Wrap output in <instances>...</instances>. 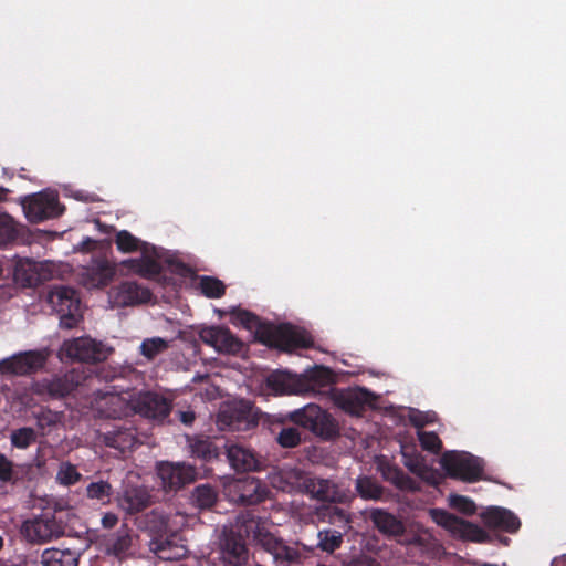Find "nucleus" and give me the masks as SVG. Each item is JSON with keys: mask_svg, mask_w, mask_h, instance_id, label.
Returning <instances> with one entry per match:
<instances>
[{"mask_svg": "<svg viewBox=\"0 0 566 566\" xmlns=\"http://www.w3.org/2000/svg\"><path fill=\"white\" fill-rule=\"evenodd\" d=\"M501 541H502L505 545H507V543H509V538H506V537L502 538Z\"/></svg>", "mask_w": 566, "mask_h": 566, "instance_id": "nucleus-64", "label": "nucleus"}, {"mask_svg": "<svg viewBox=\"0 0 566 566\" xmlns=\"http://www.w3.org/2000/svg\"><path fill=\"white\" fill-rule=\"evenodd\" d=\"M266 384L276 395H304L301 375L297 374L275 371L268 377Z\"/></svg>", "mask_w": 566, "mask_h": 566, "instance_id": "nucleus-33", "label": "nucleus"}, {"mask_svg": "<svg viewBox=\"0 0 566 566\" xmlns=\"http://www.w3.org/2000/svg\"><path fill=\"white\" fill-rule=\"evenodd\" d=\"M134 395L135 394L129 391H105L98 401V408L106 417H120L126 415L128 411H132L130 398H134Z\"/></svg>", "mask_w": 566, "mask_h": 566, "instance_id": "nucleus-32", "label": "nucleus"}, {"mask_svg": "<svg viewBox=\"0 0 566 566\" xmlns=\"http://www.w3.org/2000/svg\"><path fill=\"white\" fill-rule=\"evenodd\" d=\"M237 527L244 532L245 537H252L256 541L272 556L283 544L281 538L269 532L264 523L249 511L237 515Z\"/></svg>", "mask_w": 566, "mask_h": 566, "instance_id": "nucleus-12", "label": "nucleus"}, {"mask_svg": "<svg viewBox=\"0 0 566 566\" xmlns=\"http://www.w3.org/2000/svg\"><path fill=\"white\" fill-rule=\"evenodd\" d=\"M551 566H566V554L554 558Z\"/></svg>", "mask_w": 566, "mask_h": 566, "instance_id": "nucleus-61", "label": "nucleus"}, {"mask_svg": "<svg viewBox=\"0 0 566 566\" xmlns=\"http://www.w3.org/2000/svg\"><path fill=\"white\" fill-rule=\"evenodd\" d=\"M103 441L107 447L125 452L137 443L136 430L130 421L125 420L106 430L103 433Z\"/></svg>", "mask_w": 566, "mask_h": 566, "instance_id": "nucleus-28", "label": "nucleus"}, {"mask_svg": "<svg viewBox=\"0 0 566 566\" xmlns=\"http://www.w3.org/2000/svg\"><path fill=\"white\" fill-rule=\"evenodd\" d=\"M226 451L228 461L235 471L247 472L261 469V462L251 449L239 443H228Z\"/></svg>", "mask_w": 566, "mask_h": 566, "instance_id": "nucleus-30", "label": "nucleus"}, {"mask_svg": "<svg viewBox=\"0 0 566 566\" xmlns=\"http://www.w3.org/2000/svg\"><path fill=\"white\" fill-rule=\"evenodd\" d=\"M301 441V433L297 428H283L277 436V442L284 448H293Z\"/></svg>", "mask_w": 566, "mask_h": 566, "instance_id": "nucleus-52", "label": "nucleus"}, {"mask_svg": "<svg viewBox=\"0 0 566 566\" xmlns=\"http://www.w3.org/2000/svg\"><path fill=\"white\" fill-rule=\"evenodd\" d=\"M169 343L167 339L161 337H150L142 342L139 346V353L147 360L155 359L158 355L165 353L168 349Z\"/></svg>", "mask_w": 566, "mask_h": 566, "instance_id": "nucleus-42", "label": "nucleus"}, {"mask_svg": "<svg viewBox=\"0 0 566 566\" xmlns=\"http://www.w3.org/2000/svg\"><path fill=\"white\" fill-rule=\"evenodd\" d=\"M17 476L18 472L14 470L13 462L0 453V481L3 483H14Z\"/></svg>", "mask_w": 566, "mask_h": 566, "instance_id": "nucleus-53", "label": "nucleus"}, {"mask_svg": "<svg viewBox=\"0 0 566 566\" xmlns=\"http://www.w3.org/2000/svg\"><path fill=\"white\" fill-rule=\"evenodd\" d=\"M49 352L46 349L27 350L13 354L0 360V373L25 376L36 373L45 365Z\"/></svg>", "mask_w": 566, "mask_h": 566, "instance_id": "nucleus-10", "label": "nucleus"}, {"mask_svg": "<svg viewBox=\"0 0 566 566\" xmlns=\"http://www.w3.org/2000/svg\"><path fill=\"white\" fill-rule=\"evenodd\" d=\"M46 302L60 315V325L71 329L82 318L81 301L77 292L65 285H53L48 291Z\"/></svg>", "mask_w": 566, "mask_h": 566, "instance_id": "nucleus-3", "label": "nucleus"}, {"mask_svg": "<svg viewBox=\"0 0 566 566\" xmlns=\"http://www.w3.org/2000/svg\"><path fill=\"white\" fill-rule=\"evenodd\" d=\"M308 476L296 468L284 467L270 475L273 488L286 493H305Z\"/></svg>", "mask_w": 566, "mask_h": 566, "instance_id": "nucleus-26", "label": "nucleus"}, {"mask_svg": "<svg viewBox=\"0 0 566 566\" xmlns=\"http://www.w3.org/2000/svg\"><path fill=\"white\" fill-rule=\"evenodd\" d=\"M449 504L451 507H453L464 514H472L475 512L474 502L463 495L451 494L449 496Z\"/></svg>", "mask_w": 566, "mask_h": 566, "instance_id": "nucleus-54", "label": "nucleus"}, {"mask_svg": "<svg viewBox=\"0 0 566 566\" xmlns=\"http://www.w3.org/2000/svg\"><path fill=\"white\" fill-rule=\"evenodd\" d=\"M148 548L163 560H179L188 554L186 545L178 538V533L150 539Z\"/></svg>", "mask_w": 566, "mask_h": 566, "instance_id": "nucleus-27", "label": "nucleus"}, {"mask_svg": "<svg viewBox=\"0 0 566 566\" xmlns=\"http://www.w3.org/2000/svg\"><path fill=\"white\" fill-rule=\"evenodd\" d=\"M290 418L296 424L308 429L314 434L324 439H331L338 432L335 419L314 403H308L303 408L292 411Z\"/></svg>", "mask_w": 566, "mask_h": 566, "instance_id": "nucleus-6", "label": "nucleus"}, {"mask_svg": "<svg viewBox=\"0 0 566 566\" xmlns=\"http://www.w3.org/2000/svg\"><path fill=\"white\" fill-rule=\"evenodd\" d=\"M431 518L448 530L454 536L482 543L488 539V534L478 525L467 522L442 509H431Z\"/></svg>", "mask_w": 566, "mask_h": 566, "instance_id": "nucleus-11", "label": "nucleus"}, {"mask_svg": "<svg viewBox=\"0 0 566 566\" xmlns=\"http://www.w3.org/2000/svg\"><path fill=\"white\" fill-rule=\"evenodd\" d=\"M317 546L327 553H333L343 543V532L337 530H322L317 534Z\"/></svg>", "mask_w": 566, "mask_h": 566, "instance_id": "nucleus-44", "label": "nucleus"}, {"mask_svg": "<svg viewBox=\"0 0 566 566\" xmlns=\"http://www.w3.org/2000/svg\"><path fill=\"white\" fill-rule=\"evenodd\" d=\"M81 373L71 370L61 376H53L33 382L32 391L42 397L60 398L73 391L82 381Z\"/></svg>", "mask_w": 566, "mask_h": 566, "instance_id": "nucleus-15", "label": "nucleus"}, {"mask_svg": "<svg viewBox=\"0 0 566 566\" xmlns=\"http://www.w3.org/2000/svg\"><path fill=\"white\" fill-rule=\"evenodd\" d=\"M116 500L119 509L126 514L133 515L150 505L151 495L148 488L144 485H133L129 482H124Z\"/></svg>", "mask_w": 566, "mask_h": 566, "instance_id": "nucleus-21", "label": "nucleus"}, {"mask_svg": "<svg viewBox=\"0 0 566 566\" xmlns=\"http://www.w3.org/2000/svg\"><path fill=\"white\" fill-rule=\"evenodd\" d=\"M115 268L104 259L92 261L82 274V282L87 289L107 285L115 275Z\"/></svg>", "mask_w": 566, "mask_h": 566, "instance_id": "nucleus-31", "label": "nucleus"}, {"mask_svg": "<svg viewBox=\"0 0 566 566\" xmlns=\"http://www.w3.org/2000/svg\"><path fill=\"white\" fill-rule=\"evenodd\" d=\"M484 524L492 530L515 533L521 526L520 518L510 510L501 506H490L481 513Z\"/></svg>", "mask_w": 566, "mask_h": 566, "instance_id": "nucleus-29", "label": "nucleus"}, {"mask_svg": "<svg viewBox=\"0 0 566 566\" xmlns=\"http://www.w3.org/2000/svg\"><path fill=\"white\" fill-rule=\"evenodd\" d=\"M331 399L345 412L359 416L374 401V395L365 388L355 387L333 390Z\"/></svg>", "mask_w": 566, "mask_h": 566, "instance_id": "nucleus-19", "label": "nucleus"}, {"mask_svg": "<svg viewBox=\"0 0 566 566\" xmlns=\"http://www.w3.org/2000/svg\"><path fill=\"white\" fill-rule=\"evenodd\" d=\"M10 440L13 447L18 449H27L36 440V433L34 429L23 427L13 430L10 434Z\"/></svg>", "mask_w": 566, "mask_h": 566, "instance_id": "nucleus-48", "label": "nucleus"}, {"mask_svg": "<svg viewBox=\"0 0 566 566\" xmlns=\"http://www.w3.org/2000/svg\"><path fill=\"white\" fill-rule=\"evenodd\" d=\"M157 475L165 491H176L193 482L197 472L192 465L184 462H159L157 464Z\"/></svg>", "mask_w": 566, "mask_h": 566, "instance_id": "nucleus-16", "label": "nucleus"}, {"mask_svg": "<svg viewBox=\"0 0 566 566\" xmlns=\"http://www.w3.org/2000/svg\"><path fill=\"white\" fill-rule=\"evenodd\" d=\"M17 235V229L13 219L2 213L0 214V245L12 241Z\"/></svg>", "mask_w": 566, "mask_h": 566, "instance_id": "nucleus-50", "label": "nucleus"}, {"mask_svg": "<svg viewBox=\"0 0 566 566\" xmlns=\"http://www.w3.org/2000/svg\"><path fill=\"white\" fill-rule=\"evenodd\" d=\"M113 348L90 336H82L63 342L59 357L61 360L96 363L105 360Z\"/></svg>", "mask_w": 566, "mask_h": 566, "instance_id": "nucleus-4", "label": "nucleus"}, {"mask_svg": "<svg viewBox=\"0 0 566 566\" xmlns=\"http://www.w3.org/2000/svg\"><path fill=\"white\" fill-rule=\"evenodd\" d=\"M199 336L205 344L219 353L237 355L243 348V343L228 328L221 326L205 327L200 331Z\"/></svg>", "mask_w": 566, "mask_h": 566, "instance_id": "nucleus-20", "label": "nucleus"}, {"mask_svg": "<svg viewBox=\"0 0 566 566\" xmlns=\"http://www.w3.org/2000/svg\"><path fill=\"white\" fill-rule=\"evenodd\" d=\"M6 196V190L0 187V200H2Z\"/></svg>", "mask_w": 566, "mask_h": 566, "instance_id": "nucleus-62", "label": "nucleus"}, {"mask_svg": "<svg viewBox=\"0 0 566 566\" xmlns=\"http://www.w3.org/2000/svg\"><path fill=\"white\" fill-rule=\"evenodd\" d=\"M81 479L82 474L77 470L76 465L69 461L60 463L55 475L56 483L63 486H71L76 484Z\"/></svg>", "mask_w": 566, "mask_h": 566, "instance_id": "nucleus-43", "label": "nucleus"}, {"mask_svg": "<svg viewBox=\"0 0 566 566\" xmlns=\"http://www.w3.org/2000/svg\"><path fill=\"white\" fill-rule=\"evenodd\" d=\"M237 527L244 532L245 537H252L256 541L272 556L283 544L281 538L269 532L264 523L249 511L237 515Z\"/></svg>", "mask_w": 566, "mask_h": 566, "instance_id": "nucleus-13", "label": "nucleus"}, {"mask_svg": "<svg viewBox=\"0 0 566 566\" xmlns=\"http://www.w3.org/2000/svg\"><path fill=\"white\" fill-rule=\"evenodd\" d=\"M130 408L132 411L143 417L163 421L168 417L171 405L166 398L157 394L140 391L135 394L134 398H130Z\"/></svg>", "mask_w": 566, "mask_h": 566, "instance_id": "nucleus-18", "label": "nucleus"}, {"mask_svg": "<svg viewBox=\"0 0 566 566\" xmlns=\"http://www.w3.org/2000/svg\"><path fill=\"white\" fill-rule=\"evenodd\" d=\"M409 419H410V422L415 427L422 428L424 424L434 421L436 413L434 412H422V411L412 409V410H410Z\"/></svg>", "mask_w": 566, "mask_h": 566, "instance_id": "nucleus-57", "label": "nucleus"}, {"mask_svg": "<svg viewBox=\"0 0 566 566\" xmlns=\"http://www.w3.org/2000/svg\"><path fill=\"white\" fill-rule=\"evenodd\" d=\"M108 297L113 307H124L146 303L151 294L149 290L135 282H124L112 289Z\"/></svg>", "mask_w": 566, "mask_h": 566, "instance_id": "nucleus-23", "label": "nucleus"}, {"mask_svg": "<svg viewBox=\"0 0 566 566\" xmlns=\"http://www.w3.org/2000/svg\"><path fill=\"white\" fill-rule=\"evenodd\" d=\"M217 500V493L213 488L207 484L198 485L192 494L191 501L199 509H210Z\"/></svg>", "mask_w": 566, "mask_h": 566, "instance_id": "nucleus-45", "label": "nucleus"}, {"mask_svg": "<svg viewBox=\"0 0 566 566\" xmlns=\"http://www.w3.org/2000/svg\"><path fill=\"white\" fill-rule=\"evenodd\" d=\"M342 566H381V564L376 558L360 553L344 560Z\"/></svg>", "mask_w": 566, "mask_h": 566, "instance_id": "nucleus-55", "label": "nucleus"}, {"mask_svg": "<svg viewBox=\"0 0 566 566\" xmlns=\"http://www.w3.org/2000/svg\"><path fill=\"white\" fill-rule=\"evenodd\" d=\"M22 208L25 218L33 223L56 218L63 212V207L54 191H41L27 196L22 200Z\"/></svg>", "mask_w": 566, "mask_h": 566, "instance_id": "nucleus-8", "label": "nucleus"}, {"mask_svg": "<svg viewBox=\"0 0 566 566\" xmlns=\"http://www.w3.org/2000/svg\"><path fill=\"white\" fill-rule=\"evenodd\" d=\"M300 375L304 394L328 396L332 398V391L337 389L333 387L334 375L327 367L316 366Z\"/></svg>", "mask_w": 566, "mask_h": 566, "instance_id": "nucleus-22", "label": "nucleus"}, {"mask_svg": "<svg viewBox=\"0 0 566 566\" xmlns=\"http://www.w3.org/2000/svg\"><path fill=\"white\" fill-rule=\"evenodd\" d=\"M189 448L193 457L206 461L218 457V450L209 438L189 439Z\"/></svg>", "mask_w": 566, "mask_h": 566, "instance_id": "nucleus-41", "label": "nucleus"}, {"mask_svg": "<svg viewBox=\"0 0 566 566\" xmlns=\"http://www.w3.org/2000/svg\"><path fill=\"white\" fill-rule=\"evenodd\" d=\"M418 438L424 450L433 453H438L441 450L442 443L437 433L418 430Z\"/></svg>", "mask_w": 566, "mask_h": 566, "instance_id": "nucleus-51", "label": "nucleus"}, {"mask_svg": "<svg viewBox=\"0 0 566 566\" xmlns=\"http://www.w3.org/2000/svg\"><path fill=\"white\" fill-rule=\"evenodd\" d=\"M305 493L317 501L331 503H347L354 496L349 489L334 480L316 476H308Z\"/></svg>", "mask_w": 566, "mask_h": 566, "instance_id": "nucleus-14", "label": "nucleus"}, {"mask_svg": "<svg viewBox=\"0 0 566 566\" xmlns=\"http://www.w3.org/2000/svg\"><path fill=\"white\" fill-rule=\"evenodd\" d=\"M3 545H4V539H3V537L0 535V551L3 548Z\"/></svg>", "mask_w": 566, "mask_h": 566, "instance_id": "nucleus-63", "label": "nucleus"}, {"mask_svg": "<svg viewBox=\"0 0 566 566\" xmlns=\"http://www.w3.org/2000/svg\"><path fill=\"white\" fill-rule=\"evenodd\" d=\"M53 277V264L33 260H19L15 263L13 279L22 287H33Z\"/></svg>", "mask_w": 566, "mask_h": 566, "instance_id": "nucleus-17", "label": "nucleus"}, {"mask_svg": "<svg viewBox=\"0 0 566 566\" xmlns=\"http://www.w3.org/2000/svg\"><path fill=\"white\" fill-rule=\"evenodd\" d=\"M282 342L287 349L297 347L306 348L312 345V336L304 329L291 324H283L277 328Z\"/></svg>", "mask_w": 566, "mask_h": 566, "instance_id": "nucleus-38", "label": "nucleus"}, {"mask_svg": "<svg viewBox=\"0 0 566 566\" xmlns=\"http://www.w3.org/2000/svg\"><path fill=\"white\" fill-rule=\"evenodd\" d=\"M217 532L216 545L220 558L232 566L245 564L249 558V552L243 539L245 534L237 527V520L233 524L223 525Z\"/></svg>", "mask_w": 566, "mask_h": 566, "instance_id": "nucleus-5", "label": "nucleus"}, {"mask_svg": "<svg viewBox=\"0 0 566 566\" xmlns=\"http://www.w3.org/2000/svg\"><path fill=\"white\" fill-rule=\"evenodd\" d=\"M329 522L346 531L349 527L350 518L343 509L335 506L329 510Z\"/></svg>", "mask_w": 566, "mask_h": 566, "instance_id": "nucleus-56", "label": "nucleus"}, {"mask_svg": "<svg viewBox=\"0 0 566 566\" xmlns=\"http://www.w3.org/2000/svg\"><path fill=\"white\" fill-rule=\"evenodd\" d=\"M355 490L366 501H378L384 495V488L369 476H358L355 482Z\"/></svg>", "mask_w": 566, "mask_h": 566, "instance_id": "nucleus-40", "label": "nucleus"}, {"mask_svg": "<svg viewBox=\"0 0 566 566\" xmlns=\"http://www.w3.org/2000/svg\"><path fill=\"white\" fill-rule=\"evenodd\" d=\"M186 524L187 516L184 513L160 507L153 509L137 520L138 528L146 533L150 539L178 533Z\"/></svg>", "mask_w": 566, "mask_h": 566, "instance_id": "nucleus-2", "label": "nucleus"}, {"mask_svg": "<svg viewBox=\"0 0 566 566\" xmlns=\"http://www.w3.org/2000/svg\"><path fill=\"white\" fill-rule=\"evenodd\" d=\"M21 533L32 544H45L63 536L64 526L55 516L43 514L25 521L21 526Z\"/></svg>", "mask_w": 566, "mask_h": 566, "instance_id": "nucleus-9", "label": "nucleus"}, {"mask_svg": "<svg viewBox=\"0 0 566 566\" xmlns=\"http://www.w3.org/2000/svg\"><path fill=\"white\" fill-rule=\"evenodd\" d=\"M115 243L117 249L123 253L140 252L139 258L128 259L122 262V264L128 268L133 273L144 277H151L159 274L161 270L159 261L163 258L161 249L142 241L127 230H122L116 233Z\"/></svg>", "mask_w": 566, "mask_h": 566, "instance_id": "nucleus-1", "label": "nucleus"}, {"mask_svg": "<svg viewBox=\"0 0 566 566\" xmlns=\"http://www.w3.org/2000/svg\"><path fill=\"white\" fill-rule=\"evenodd\" d=\"M233 489L239 494V501L248 505L258 504L269 496L268 486L255 478L238 481Z\"/></svg>", "mask_w": 566, "mask_h": 566, "instance_id": "nucleus-34", "label": "nucleus"}, {"mask_svg": "<svg viewBox=\"0 0 566 566\" xmlns=\"http://www.w3.org/2000/svg\"><path fill=\"white\" fill-rule=\"evenodd\" d=\"M440 464L449 476L467 482L479 480L483 473L482 460L464 451L444 452Z\"/></svg>", "mask_w": 566, "mask_h": 566, "instance_id": "nucleus-7", "label": "nucleus"}, {"mask_svg": "<svg viewBox=\"0 0 566 566\" xmlns=\"http://www.w3.org/2000/svg\"><path fill=\"white\" fill-rule=\"evenodd\" d=\"M369 518L375 527L384 535L399 536L405 532L403 523L384 509L370 510Z\"/></svg>", "mask_w": 566, "mask_h": 566, "instance_id": "nucleus-36", "label": "nucleus"}, {"mask_svg": "<svg viewBox=\"0 0 566 566\" xmlns=\"http://www.w3.org/2000/svg\"><path fill=\"white\" fill-rule=\"evenodd\" d=\"M95 244V241L92 240L91 238L86 237L77 247L78 250L81 251H86V250H90V247Z\"/></svg>", "mask_w": 566, "mask_h": 566, "instance_id": "nucleus-60", "label": "nucleus"}, {"mask_svg": "<svg viewBox=\"0 0 566 566\" xmlns=\"http://www.w3.org/2000/svg\"><path fill=\"white\" fill-rule=\"evenodd\" d=\"M199 289L203 295L210 298H218L224 294V284L212 276L203 275L199 279Z\"/></svg>", "mask_w": 566, "mask_h": 566, "instance_id": "nucleus-47", "label": "nucleus"}, {"mask_svg": "<svg viewBox=\"0 0 566 566\" xmlns=\"http://www.w3.org/2000/svg\"><path fill=\"white\" fill-rule=\"evenodd\" d=\"M118 523V516L113 512H107L102 516L101 524L103 528L112 530Z\"/></svg>", "mask_w": 566, "mask_h": 566, "instance_id": "nucleus-58", "label": "nucleus"}, {"mask_svg": "<svg viewBox=\"0 0 566 566\" xmlns=\"http://www.w3.org/2000/svg\"><path fill=\"white\" fill-rule=\"evenodd\" d=\"M300 556V552L296 548L289 546L283 542L272 557L280 566H291L298 562Z\"/></svg>", "mask_w": 566, "mask_h": 566, "instance_id": "nucleus-49", "label": "nucleus"}, {"mask_svg": "<svg viewBox=\"0 0 566 566\" xmlns=\"http://www.w3.org/2000/svg\"><path fill=\"white\" fill-rule=\"evenodd\" d=\"M231 322L233 325L242 326L250 332H258L261 327L260 318L245 310H233L231 313Z\"/></svg>", "mask_w": 566, "mask_h": 566, "instance_id": "nucleus-46", "label": "nucleus"}, {"mask_svg": "<svg viewBox=\"0 0 566 566\" xmlns=\"http://www.w3.org/2000/svg\"><path fill=\"white\" fill-rule=\"evenodd\" d=\"M80 554L70 548H45L40 556L42 566H77Z\"/></svg>", "mask_w": 566, "mask_h": 566, "instance_id": "nucleus-37", "label": "nucleus"}, {"mask_svg": "<svg viewBox=\"0 0 566 566\" xmlns=\"http://www.w3.org/2000/svg\"><path fill=\"white\" fill-rule=\"evenodd\" d=\"M178 418L184 424L189 426L195 420V412L191 410L178 411Z\"/></svg>", "mask_w": 566, "mask_h": 566, "instance_id": "nucleus-59", "label": "nucleus"}, {"mask_svg": "<svg viewBox=\"0 0 566 566\" xmlns=\"http://www.w3.org/2000/svg\"><path fill=\"white\" fill-rule=\"evenodd\" d=\"M381 476L387 482L395 485L401 491L417 492L420 490V484L416 480L407 475L401 469L389 462H380L378 464Z\"/></svg>", "mask_w": 566, "mask_h": 566, "instance_id": "nucleus-35", "label": "nucleus"}, {"mask_svg": "<svg viewBox=\"0 0 566 566\" xmlns=\"http://www.w3.org/2000/svg\"><path fill=\"white\" fill-rule=\"evenodd\" d=\"M85 496L101 505H107L113 496V486L106 480L92 481L85 488Z\"/></svg>", "mask_w": 566, "mask_h": 566, "instance_id": "nucleus-39", "label": "nucleus"}, {"mask_svg": "<svg viewBox=\"0 0 566 566\" xmlns=\"http://www.w3.org/2000/svg\"><path fill=\"white\" fill-rule=\"evenodd\" d=\"M137 535L123 524L116 532H114L105 542V553L113 556L118 560H124L134 554V542Z\"/></svg>", "mask_w": 566, "mask_h": 566, "instance_id": "nucleus-25", "label": "nucleus"}, {"mask_svg": "<svg viewBox=\"0 0 566 566\" xmlns=\"http://www.w3.org/2000/svg\"><path fill=\"white\" fill-rule=\"evenodd\" d=\"M401 455L405 467L419 476L423 482L429 485L437 486L442 480L441 473L427 465L423 457L416 451L412 447L401 446Z\"/></svg>", "mask_w": 566, "mask_h": 566, "instance_id": "nucleus-24", "label": "nucleus"}]
</instances>
